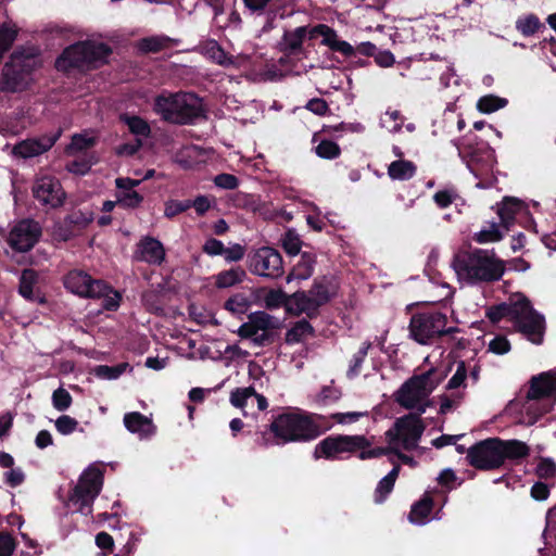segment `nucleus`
I'll use <instances>...</instances> for the list:
<instances>
[{
    "label": "nucleus",
    "mask_w": 556,
    "mask_h": 556,
    "mask_svg": "<svg viewBox=\"0 0 556 556\" xmlns=\"http://www.w3.org/2000/svg\"><path fill=\"white\" fill-rule=\"evenodd\" d=\"M255 394L253 387L237 388L230 393V403L237 408H244L248 404V400Z\"/></svg>",
    "instance_id": "46"
},
{
    "label": "nucleus",
    "mask_w": 556,
    "mask_h": 556,
    "mask_svg": "<svg viewBox=\"0 0 556 556\" xmlns=\"http://www.w3.org/2000/svg\"><path fill=\"white\" fill-rule=\"evenodd\" d=\"M72 395L63 388L56 389L52 394V403L59 412L66 410L72 404Z\"/></svg>",
    "instance_id": "50"
},
{
    "label": "nucleus",
    "mask_w": 556,
    "mask_h": 556,
    "mask_svg": "<svg viewBox=\"0 0 556 556\" xmlns=\"http://www.w3.org/2000/svg\"><path fill=\"white\" fill-rule=\"evenodd\" d=\"M281 245L287 254L295 256L301 251L302 241L295 230L288 229L281 238Z\"/></svg>",
    "instance_id": "44"
},
{
    "label": "nucleus",
    "mask_w": 556,
    "mask_h": 556,
    "mask_svg": "<svg viewBox=\"0 0 556 556\" xmlns=\"http://www.w3.org/2000/svg\"><path fill=\"white\" fill-rule=\"evenodd\" d=\"M325 46L333 52L341 53L346 59L355 58L354 47L350 42L339 39L336 30L333 37L326 38Z\"/></svg>",
    "instance_id": "40"
},
{
    "label": "nucleus",
    "mask_w": 556,
    "mask_h": 556,
    "mask_svg": "<svg viewBox=\"0 0 556 556\" xmlns=\"http://www.w3.org/2000/svg\"><path fill=\"white\" fill-rule=\"evenodd\" d=\"M294 293L287 294L282 290H269L267 294L265 295V306L268 309L278 308L280 306H283L287 314L292 316H300L301 313H298L296 305L293 300Z\"/></svg>",
    "instance_id": "27"
},
{
    "label": "nucleus",
    "mask_w": 556,
    "mask_h": 556,
    "mask_svg": "<svg viewBox=\"0 0 556 556\" xmlns=\"http://www.w3.org/2000/svg\"><path fill=\"white\" fill-rule=\"evenodd\" d=\"M372 346L370 341H365L362 343L358 351L353 355L350 361V366L346 371V377L349 379H354L359 376L363 367V363L368 354L369 349Z\"/></svg>",
    "instance_id": "36"
},
{
    "label": "nucleus",
    "mask_w": 556,
    "mask_h": 556,
    "mask_svg": "<svg viewBox=\"0 0 556 556\" xmlns=\"http://www.w3.org/2000/svg\"><path fill=\"white\" fill-rule=\"evenodd\" d=\"M395 447H396V445H391V444H390V446H386V447H382V446L375 447V448L363 447L357 451L358 452L357 457L362 460L379 458L384 455L394 454Z\"/></svg>",
    "instance_id": "48"
},
{
    "label": "nucleus",
    "mask_w": 556,
    "mask_h": 556,
    "mask_svg": "<svg viewBox=\"0 0 556 556\" xmlns=\"http://www.w3.org/2000/svg\"><path fill=\"white\" fill-rule=\"evenodd\" d=\"M305 109L318 116H325L330 112L327 101L323 98H313L308 100Z\"/></svg>",
    "instance_id": "60"
},
{
    "label": "nucleus",
    "mask_w": 556,
    "mask_h": 556,
    "mask_svg": "<svg viewBox=\"0 0 556 556\" xmlns=\"http://www.w3.org/2000/svg\"><path fill=\"white\" fill-rule=\"evenodd\" d=\"M500 443L502 466L505 460H521L527 458L530 454V447L522 441L500 439Z\"/></svg>",
    "instance_id": "28"
},
{
    "label": "nucleus",
    "mask_w": 556,
    "mask_h": 556,
    "mask_svg": "<svg viewBox=\"0 0 556 556\" xmlns=\"http://www.w3.org/2000/svg\"><path fill=\"white\" fill-rule=\"evenodd\" d=\"M316 257L313 253L302 252L300 261L293 266L292 270L287 276V281L293 279L305 280L308 279L314 273Z\"/></svg>",
    "instance_id": "29"
},
{
    "label": "nucleus",
    "mask_w": 556,
    "mask_h": 556,
    "mask_svg": "<svg viewBox=\"0 0 556 556\" xmlns=\"http://www.w3.org/2000/svg\"><path fill=\"white\" fill-rule=\"evenodd\" d=\"M202 251L210 256L224 255L225 245L218 239L208 238L202 245Z\"/></svg>",
    "instance_id": "62"
},
{
    "label": "nucleus",
    "mask_w": 556,
    "mask_h": 556,
    "mask_svg": "<svg viewBox=\"0 0 556 556\" xmlns=\"http://www.w3.org/2000/svg\"><path fill=\"white\" fill-rule=\"evenodd\" d=\"M77 426L78 421L68 415H62L55 420V428L63 435L73 433Z\"/></svg>",
    "instance_id": "54"
},
{
    "label": "nucleus",
    "mask_w": 556,
    "mask_h": 556,
    "mask_svg": "<svg viewBox=\"0 0 556 556\" xmlns=\"http://www.w3.org/2000/svg\"><path fill=\"white\" fill-rule=\"evenodd\" d=\"M118 206L135 210L143 202V195L137 191L118 192L116 194Z\"/></svg>",
    "instance_id": "47"
},
{
    "label": "nucleus",
    "mask_w": 556,
    "mask_h": 556,
    "mask_svg": "<svg viewBox=\"0 0 556 556\" xmlns=\"http://www.w3.org/2000/svg\"><path fill=\"white\" fill-rule=\"evenodd\" d=\"M527 214H529V212L526 204L516 198L506 197L497 204V215L501 225L507 230L517 216Z\"/></svg>",
    "instance_id": "25"
},
{
    "label": "nucleus",
    "mask_w": 556,
    "mask_h": 556,
    "mask_svg": "<svg viewBox=\"0 0 556 556\" xmlns=\"http://www.w3.org/2000/svg\"><path fill=\"white\" fill-rule=\"evenodd\" d=\"M92 220V212L74 211L64 218L63 224L59 227V235L64 241H67L75 236L76 231L89 226Z\"/></svg>",
    "instance_id": "24"
},
{
    "label": "nucleus",
    "mask_w": 556,
    "mask_h": 556,
    "mask_svg": "<svg viewBox=\"0 0 556 556\" xmlns=\"http://www.w3.org/2000/svg\"><path fill=\"white\" fill-rule=\"evenodd\" d=\"M269 431L275 444L290 442H309L324 433V429L313 419V416L301 412H283L274 416Z\"/></svg>",
    "instance_id": "5"
},
{
    "label": "nucleus",
    "mask_w": 556,
    "mask_h": 556,
    "mask_svg": "<svg viewBox=\"0 0 556 556\" xmlns=\"http://www.w3.org/2000/svg\"><path fill=\"white\" fill-rule=\"evenodd\" d=\"M453 266L457 275L471 285L497 281L505 273V262L494 250L478 248L459 251L454 256Z\"/></svg>",
    "instance_id": "2"
},
{
    "label": "nucleus",
    "mask_w": 556,
    "mask_h": 556,
    "mask_svg": "<svg viewBox=\"0 0 556 556\" xmlns=\"http://www.w3.org/2000/svg\"><path fill=\"white\" fill-rule=\"evenodd\" d=\"M500 438L481 440L467 450V462L478 470H494L502 467Z\"/></svg>",
    "instance_id": "13"
},
{
    "label": "nucleus",
    "mask_w": 556,
    "mask_h": 556,
    "mask_svg": "<svg viewBox=\"0 0 556 556\" xmlns=\"http://www.w3.org/2000/svg\"><path fill=\"white\" fill-rule=\"evenodd\" d=\"M39 274L33 268L22 270L18 279V294L28 302L46 304L47 299L38 287Z\"/></svg>",
    "instance_id": "21"
},
{
    "label": "nucleus",
    "mask_w": 556,
    "mask_h": 556,
    "mask_svg": "<svg viewBox=\"0 0 556 556\" xmlns=\"http://www.w3.org/2000/svg\"><path fill=\"white\" fill-rule=\"evenodd\" d=\"M103 486V470L94 465H90L84 470L77 484L70 495V501L78 505L77 510L88 515L92 510V503L100 494Z\"/></svg>",
    "instance_id": "8"
},
{
    "label": "nucleus",
    "mask_w": 556,
    "mask_h": 556,
    "mask_svg": "<svg viewBox=\"0 0 556 556\" xmlns=\"http://www.w3.org/2000/svg\"><path fill=\"white\" fill-rule=\"evenodd\" d=\"M189 208V200H169L165 203L164 216L172 219Z\"/></svg>",
    "instance_id": "49"
},
{
    "label": "nucleus",
    "mask_w": 556,
    "mask_h": 556,
    "mask_svg": "<svg viewBox=\"0 0 556 556\" xmlns=\"http://www.w3.org/2000/svg\"><path fill=\"white\" fill-rule=\"evenodd\" d=\"M143 146L141 138H135L132 142H125L117 147L116 153L118 155L134 156Z\"/></svg>",
    "instance_id": "63"
},
{
    "label": "nucleus",
    "mask_w": 556,
    "mask_h": 556,
    "mask_svg": "<svg viewBox=\"0 0 556 556\" xmlns=\"http://www.w3.org/2000/svg\"><path fill=\"white\" fill-rule=\"evenodd\" d=\"M457 198L454 189H443L433 194V201L440 208L448 207Z\"/></svg>",
    "instance_id": "55"
},
{
    "label": "nucleus",
    "mask_w": 556,
    "mask_h": 556,
    "mask_svg": "<svg viewBox=\"0 0 556 556\" xmlns=\"http://www.w3.org/2000/svg\"><path fill=\"white\" fill-rule=\"evenodd\" d=\"M119 119L128 127L129 132L136 138H141L143 140L149 138L152 134L150 124L139 115L124 113L121 114Z\"/></svg>",
    "instance_id": "30"
},
{
    "label": "nucleus",
    "mask_w": 556,
    "mask_h": 556,
    "mask_svg": "<svg viewBox=\"0 0 556 556\" xmlns=\"http://www.w3.org/2000/svg\"><path fill=\"white\" fill-rule=\"evenodd\" d=\"M338 288L333 277L321 276L315 278L307 292L301 290L294 292L293 300L298 313L306 314L311 319L317 317L319 308L337 295Z\"/></svg>",
    "instance_id": "6"
},
{
    "label": "nucleus",
    "mask_w": 556,
    "mask_h": 556,
    "mask_svg": "<svg viewBox=\"0 0 556 556\" xmlns=\"http://www.w3.org/2000/svg\"><path fill=\"white\" fill-rule=\"evenodd\" d=\"M248 318L257 331L277 330L280 328L279 321L263 311L253 312L248 316Z\"/></svg>",
    "instance_id": "37"
},
{
    "label": "nucleus",
    "mask_w": 556,
    "mask_h": 556,
    "mask_svg": "<svg viewBox=\"0 0 556 556\" xmlns=\"http://www.w3.org/2000/svg\"><path fill=\"white\" fill-rule=\"evenodd\" d=\"M42 233L41 226L31 218H25L11 229L8 242L16 252H28L39 241Z\"/></svg>",
    "instance_id": "17"
},
{
    "label": "nucleus",
    "mask_w": 556,
    "mask_h": 556,
    "mask_svg": "<svg viewBox=\"0 0 556 556\" xmlns=\"http://www.w3.org/2000/svg\"><path fill=\"white\" fill-rule=\"evenodd\" d=\"M315 329L306 319L296 321L286 333L285 341L287 344L300 343L307 336H314Z\"/></svg>",
    "instance_id": "33"
},
{
    "label": "nucleus",
    "mask_w": 556,
    "mask_h": 556,
    "mask_svg": "<svg viewBox=\"0 0 556 556\" xmlns=\"http://www.w3.org/2000/svg\"><path fill=\"white\" fill-rule=\"evenodd\" d=\"M507 104L508 100L506 98H501L495 94H486L478 100L477 109L481 113L490 114L505 108Z\"/></svg>",
    "instance_id": "39"
},
{
    "label": "nucleus",
    "mask_w": 556,
    "mask_h": 556,
    "mask_svg": "<svg viewBox=\"0 0 556 556\" xmlns=\"http://www.w3.org/2000/svg\"><path fill=\"white\" fill-rule=\"evenodd\" d=\"M214 184L220 189L235 190L239 186V179L232 174L223 173L214 177Z\"/></svg>",
    "instance_id": "56"
},
{
    "label": "nucleus",
    "mask_w": 556,
    "mask_h": 556,
    "mask_svg": "<svg viewBox=\"0 0 556 556\" xmlns=\"http://www.w3.org/2000/svg\"><path fill=\"white\" fill-rule=\"evenodd\" d=\"M503 239V233L501 232L498 225L496 223H491L489 228L481 229L472 236V240L483 244L489 242H497Z\"/></svg>",
    "instance_id": "43"
},
{
    "label": "nucleus",
    "mask_w": 556,
    "mask_h": 556,
    "mask_svg": "<svg viewBox=\"0 0 556 556\" xmlns=\"http://www.w3.org/2000/svg\"><path fill=\"white\" fill-rule=\"evenodd\" d=\"M15 547V539L10 533L0 531V556H11Z\"/></svg>",
    "instance_id": "61"
},
{
    "label": "nucleus",
    "mask_w": 556,
    "mask_h": 556,
    "mask_svg": "<svg viewBox=\"0 0 556 556\" xmlns=\"http://www.w3.org/2000/svg\"><path fill=\"white\" fill-rule=\"evenodd\" d=\"M281 254L271 247H262L248 254V266L252 274L278 278L283 274Z\"/></svg>",
    "instance_id": "14"
},
{
    "label": "nucleus",
    "mask_w": 556,
    "mask_h": 556,
    "mask_svg": "<svg viewBox=\"0 0 556 556\" xmlns=\"http://www.w3.org/2000/svg\"><path fill=\"white\" fill-rule=\"evenodd\" d=\"M318 36L323 37L321 45L325 46L326 38H330L334 36V29L326 24H317L315 26H307V37L309 40L317 38Z\"/></svg>",
    "instance_id": "53"
},
{
    "label": "nucleus",
    "mask_w": 556,
    "mask_h": 556,
    "mask_svg": "<svg viewBox=\"0 0 556 556\" xmlns=\"http://www.w3.org/2000/svg\"><path fill=\"white\" fill-rule=\"evenodd\" d=\"M485 315L493 324L506 318L513 321L517 330L532 343L543 342L544 316L533 308L531 301L522 293H515L507 302L490 306Z\"/></svg>",
    "instance_id": "1"
},
{
    "label": "nucleus",
    "mask_w": 556,
    "mask_h": 556,
    "mask_svg": "<svg viewBox=\"0 0 556 556\" xmlns=\"http://www.w3.org/2000/svg\"><path fill=\"white\" fill-rule=\"evenodd\" d=\"M250 301L241 293L230 296L224 304V308L233 315H243L250 307Z\"/></svg>",
    "instance_id": "42"
},
{
    "label": "nucleus",
    "mask_w": 556,
    "mask_h": 556,
    "mask_svg": "<svg viewBox=\"0 0 556 556\" xmlns=\"http://www.w3.org/2000/svg\"><path fill=\"white\" fill-rule=\"evenodd\" d=\"M64 287L74 294L91 299H99L111 291V287L103 280L92 279L83 270H71L64 277Z\"/></svg>",
    "instance_id": "15"
},
{
    "label": "nucleus",
    "mask_w": 556,
    "mask_h": 556,
    "mask_svg": "<svg viewBox=\"0 0 556 556\" xmlns=\"http://www.w3.org/2000/svg\"><path fill=\"white\" fill-rule=\"evenodd\" d=\"M489 351L497 355L506 354L510 351V343L506 337L496 336L490 341Z\"/></svg>",
    "instance_id": "59"
},
{
    "label": "nucleus",
    "mask_w": 556,
    "mask_h": 556,
    "mask_svg": "<svg viewBox=\"0 0 556 556\" xmlns=\"http://www.w3.org/2000/svg\"><path fill=\"white\" fill-rule=\"evenodd\" d=\"M426 429L418 414L408 413L397 418L392 428L386 432V439L391 445L401 444L406 451H414Z\"/></svg>",
    "instance_id": "11"
},
{
    "label": "nucleus",
    "mask_w": 556,
    "mask_h": 556,
    "mask_svg": "<svg viewBox=\"0 0 556 556\" xmlns=\"http://www.w3.org/2000/svg\"><path fill=\"white\" fill-rule=\"evenodd\" d=\"M417 166L408 160L393 161L388 167V175L393 180H408L416 175Z\"/></svg>",
    "instance_id": "32"
},
{
    "label": "nucleus",
    "mask_w": 556,
    "mask_h": 556,
    "mask_svg": "<svg viewBox=\"0 0 556 556\" xmlns=\"http://www.w3.org/2000/svg\"><path fill=\"white\" fill-rule=\"evenodd\" d=\"M394 484L382 478L374 492V502L376 504H382L386 502L388 496L392 493Z\"/></svg>",
    "instance_id": "52"
},
{
    "label": "nucleus",
    "mask_w": 556,
    "mask_h": 556,
    "mask_svg": "<svg viewBox=\"0 0 556 556\" xmlns=\"http://www.w3.org/2000/svg\"><path fill=\"white\" fill-rule=\"evenodd\" d=\"M245 270L240 267L222 270L214 276V285L217 289H226L239 285L245 278Z\"/></svg>",
    "instance_id": "31"
},
{
    "label": "nucleus",
    "mask_w": 556,
    "mask_h": 556,
    "mask_svg": "<svg viewBox=\"0 0 556 556\" xmlns=\"http://www.w3.org/2000/svg\"><path fill=\"white\" fill-rule=\"evenodd\" d=\"M542 27H544V25L541 23L540 18L533 13H530L523 17H519L516 21V29L523 37H530L534 35Z\"/></svg>",
    "instance_id": "38"
},
{
    "label": "nucleus",
    "mask_w": 556,
    "mask_h": 556,
    "mask_svg": "<svg viewBox=\"0 0 556 556\" xmlns=\"http://www.w3.org/2000/svg\"><path fill=\"white\" fill-rule=\"evenodd\" d=\"M134 257L136 261L151 265H161L165 260V249L160 240L146 237L137 244Z\"/></svg>",
    "instance_id": "22"
},
{
    "label": "nucleus",
    "mask_w": 556,
    "mask_h": 556,
    "mask_svg": "<svg viewBox=\"0 0 556 556\" xmlns=\"http://www.w3.org/2000/svg\"><path fill=\"white\" fill-rule=\"evenodd\" d=\"M245 255V248L239 243H233L229 248H225L224 257L228 263L239 262Z\"/></svg>",
    "instance_id": "64"
},
{
    "label": "nucleus",
    "mask_w": 556,
    "mask_h": 556,
    "mask_svg": "<svg viewBox=\"0 0 556 556\" xmlns=\"http://www.w3.org/2000/svg\"><path fill=\"white\" fill-rule=\"evenodd\" d=\"M447 317L438 311H427L414 314L409 321V336L419 344H432L434 340L443 337Z\"/></svg>",
    "instance_id": "9"
},
{
    "label": "nucleus",
    "mask_w": 556,
    "mask_h": 556,
    "mask_svg": "<svg viewBox=\"0 0 556 556\" xmlns=\"http://www.w3.org/2000/svg\"><path fill=\"white\" fill-rule=\"evenodd\" d=\"M61 132L45 135L39 138H29L13 147V154L23 159L41 155L49 151L58 141Z\"/></svg>",
    "instance_id": "20"
},
{
    "label": "nucleus",
    "mask_w": 556,
    "mask_h": 556,
    "mask_svg": "<svg viewBox=\"0 0 556 556\" xmlns=\"http://www.w3.org/2000/svg\"><path fill=\"white\" fill-rule=\"evenodd\" d=\"M307 37V26H299L292 30H285L278 43L279 51L287 58L303 60L307 58L308 51L304 47Z\"/></svg>",
    "instance_id": "19"
},
{
    "label": "nucleus",
    "mask_w": 556,
    "mask_h": 556,
    "mask_svg": "<svg viewBox=\"0 0 556 556\" xmlns=\"http://www.w3.org/2000/svg\"><path fill=\"white\" fill-rule=\"evenodd\" d=\"M127 366V363L117 364L115 366L98 365L92 369V372L100 379L114 380L126 370Z\"/></svg>",
    "instance_id": "41"
},
{
    "label": "nucleus",
    "mask_w": 556,
    "mask_h": 556,
    "mask_svg": "<svg viewBox=\"0 0 556 556\" xmlns=\"http://www.w3.org/2000/svg\"><path fill=\"white\" fill-rule=\"evenodd\" d=\"M556 393V376L551 372H541L533 376L527 393L528 400H542Z\"/></svg>",
    "instance_id": "23"
},
{
    "label": "nucleus",
    "mask_w": 556,
    "mask_h": 556,
    "mask_svg": "<svg viewBox=\"0 0 556 556\" xmlns=\"http://www.w3.org/2000/svg\"><path fill=\"white\" fill-rule=\"evenodd\" d=\"M16 36L17 30L15 28H12L7 24H2L0 26V48L9 51L15 41Z\"/></svg>",
    "instance_id": "57"
},
{
    "label": "nucleus",
    "mask_w": 556,
    "mask_h": 556,
    "mask_svg": "<svg viewBox=\"0 0 556 556\" xmlns=\"http://www.w3.org/2000/svg\"><path fill=\"white\" fill-rule=\"evenodd\" d=\"M124 425L128 431L138 433L141 438L153 434L155 428L152 420L139 412L125 414Z\"/></svg>",
    "instance_id": "26"
},
{
    "label": "nucleus",
    "mask_w": 556,
    "mask_h": 556,
    "mask_svg": "<svg viewBox=\"0 0 556 556\" xmlns=\"http://www.w3.org/2000/svg\"><path fill=\"white\" fill-rule=\"evenodd\" d=\"M370 446L371 442L365 435L331 434L316 444L313 456L315 459H343V454H354Z\"/></svg>",
    "instance_id": "7"
},
{
    "label": "nucleus",
    "mask_w": 556,
    "mask_h": 556,
    "mask_svg": "<svg viewBox=\"0 0 556 556\" xmlns=\"http://www.w3.org/2000/svg\"><path fill=\"white\" fill-rule=\"evenodd\" d=\"M433 508V498L426 494L419 501L413 504L409 511V520L410 522L421 523L424 522L428 516L431 514Z\"/></svg>",
    "instance_id": "34"
},
{
    "label": "nucleus",
    "mask_w": 556,
    "mask_h": 556,
    "mask_svg": "<svg viewBox=\"0 0 556 556\" xmlns=\"http://www.w3.org/2000/svg\"><path fill=\"white\" fill-rule=\"evenodd\" d=\"M153 110L164 122L192 125L205 116L202 100L193 92H162L154 99Z\"/></svg>",
    "instance_id": "4"
},
{
    "label": "nucleus",
    "mask_w": 556,
    "mask_h": 556,
    "mask_svg": "<svg viewBox=\"0 0 556 556\" xmlns=\"http://www.w3.org/2000/svg\"><path fill=\"white\" fill-rule=\"evenodd\" d=\"M467 367L464 361L458 362L457 369L452 378L448 380L446 384L447 390H454L459 387H465V381L467 379Z\"/></svg>",
    "instance_id": "51"
},
{
    "label": "nucleus",
    "mask_w": 556,
    "mask_h": 556,
    "mask_svg": "<svg viewBox=\"0 0 556 556\" xmlns=\"http://www.w3.org/2000/svg\"><path fill=\"white\" fill-rule=\"evenodd\" d=\"M434 374L435 368H431L424 374L414 375L407 379L397 391L396 402L400 406L413 410L419 402L429 397L440 384V379L431 380V376Z\"/></svg>",
    "instance_id": "10"
},
{
    "label": "nucleus",
    "mask_w": 556,
    "mask_h": 556,
    "mask_svg": "<svg viewBox=\"0 0 556 556\" xmlns=\"http://www.w3.org/2000/svg\"><path fill=\"white\" fill-rule=\"evenodd\" d=\"M29 74L30 70L25 61L13 54L2 68V90L16 92L24 89Z\"/></svg>",
    "instance_id": "18"
},
{
    "label": "nucleus",
    "mask_w": 556,
    "mask_h": 556,
    "mask_svg": "<svg viewBox=\"0 0 556 556\" xmlns=\"http://www.w3.org/2000/svg\"><path fill=\"white\" fill-rule=\"evenodd\" d=\"M458 154L475 177L483 178L493 173L496 157L494 150L488 142L480 141L475 144H466L458 148Z\"/></svg>",
    "instance_id": "12"
},
{
    "label": "nucleus",
    "mask_w": 556,
    "mask_h": 556,
    "mask_svg": "<svg viewBox=\"0 0 556 556\" xmlns=\"http://www.w3.org/2000/svg\"><path fill=\"white\" fill-rule=\"evenodd\" d=\"M316 154L326 160H333L340 156L341 149L332 140L324 139L315 147Z\"/></svg>",
    "instance_id": "45"
},
{
    "label": "nucleus",
    "mask_w": 556,
    "mask_h": 556,
    "mask_svg": "<svg viewBox=\"0 0 556 556\" xmlns=\"http://www.w3.org/2000/svg\"><path fill=\"white\" fill-rule=\"evenodd\" d=\"M112 53V48L105 42L77 41L61 52L55 60L54 67L64 74H70L73 70L92 71L106 64Z\"/></svg>",
    "instance_id": "3"
},
{
    "label": "nucleus",
    "mask_w": 556,
    "mask_h": 556,
    "mask_svg": "<svg viewBox=\"0 0 556 556\" xmlns=\"http://www.w3.org/2000/svg\"><path fill=\"white\" fill-rule=\"evenodd\" d=\"M33 197L47 208H58L64 204L66 193L53 176L38 177L31 188Z\"/></svg>",
    "instance_id": "16"
},
{
    "label": "nucleus",
    "mask_w": 556,
    "mask_h": 556,
    "mask_svg": "<svg viewBox=\"0 0 556 556\" xmlns=\"http://www.w3.org/2000/svg\"><path fill=\"white\" fill-rule=\"evenodd\" d=\"M535 473L541 479H549L556 476V464L549 458H542L536 466Z\"/></svg>",
    "instance_id": "58"
},
{
    "label": "nucleus",
    "mask_w": 556,
    "mask_h": 556,
    "mask_svg": "<svg viewBox=\"0 0 556 556\" xmlns=\"http://www.w3.org/2000/svg\"><path fill=\"white\" fill-rule=\"evenodd\" d=\"M172 39L167 36H150L139 40L138 49L142 53H157L170 46Z\"/></svg>",
    "instance_id": "35"
}]
</instances>
